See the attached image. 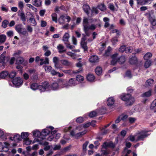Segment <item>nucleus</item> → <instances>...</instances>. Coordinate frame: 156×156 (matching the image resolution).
I'll return each mask as SVG.
<instances>
[{"mask_svg":"<svg viewBox=\"0 0 156 156\" xmlns=\"http://www.w3.org/2000/svg\"><path fill=\"white\" fill-rule=\"evenodd\" d=\"M120 97L122 100L125 101V105L127 106H131L135 101L134 97L129 93L123 94Z\"/></svg>","mask_w":156,"mask_h":156,"instance_id":"nucleus-1","label":"nucleus"},{"mask_svg":"<svg viewBox=\"0 0 156 156\" xmlns=\"http://www.w3.org/2000/svg\"><path fill=\"white\" fill-rule=\"evenodd\" d=\"M89 23L88 19L85 17H84L83 19V27H86V30H95L96 28V26L94 24H92L90 26H88Z\"/></svg>","mask_w":156,"mask_h":156,"instance_id":"nucleus-2","label":"nucleus"},{"mask_svg":"<svg viewBox=\"0 0 156 156\" xmlns=\"http://www.w3.org/2000/svg\"><path fill=\"white\" fill-rule=\"evenodd\" d=\"M151 130H142L138 133L139 135L137 138V141L144 140L145 138L148 136L150 134H148L149 132H152Z\"/></svg>","mask_w":156,"mask_h":156,"instance_id":"nucleus-3","label":"nucleus"},{"mask_svg":"<svg viewBox=\"0 0 156 156\" xmlns=\"http://www.w3.org/2000/svg\"><path fill=\"white\" fill-rule=\"evenodd\" d=\"M39 90L41 92L48 91L50 90V84L47 81L43 82L41 85H39Z\"/></svg>","mask_w":156,"mask_h":156,"instance_id":"nucleus-4","label":"nucleus"},{"mask_svg":"<svg viewBox=\"0 0 156 156\" xmlns=\"http://www.w3.org/2000/svg\"><path fill=\"white\" fill-rule=\"evenodd\" d=\"M23 80L20 77H16L13 79L12 82L16 87H19L23 84Z\"/></svg>","mask_w":156,"mask_h":156,"instance_id":"nucleus-5","label":"nucleus"},{"mask_svg":"<svg viewBox=\"0 0 156 156\" xmlns=\"http://www.w3.org/2000/svg\"><path fill=\"white\" fill-rule=\"evenodd\" d=\"M21 24H18L16 25L15 29L16 31L19 34H21L23 36H26L27 32L25 28L23 29Z\"/></svg>","mask_w":156,"mask_h":156,"instance_id":"nucleus-6","label":"nucleus"},{"mask_svg":"<svg viewBox=\"0 0 156 156\" xmlns=\"http://www.w3.org/2000/svg\"><path fill=\"white\" fill-rule=\"evenodd\" d=\"M115 144L112 141H111L108 143L106 142H104L102 145V147L103 148L106 149L108 147L114 148L115 147Z\"/></svg>","mask_w":156,"mask_h":156,"instance_id":"nucleus-7","label":"nucleus"},{"mask_svg":"<svg viewBox=\"0 0 156 156\" xmlns=\"http://www.w3.org/2000/svg\"><path fill=\"white\" fill-rule=\"evenodd\" d=\"M129 62L131 65H136L138 62L137 58L136 56L134 55L129 58Z\"/></svg>","mask_w":156,"mask_h":156,"instance_id":"nucleus-8","label":"nucleus"},{"mask_svg":"<svg viewBox=\"0 0 156 156\" xmlns=\"http://www.w3.org/2000/svg\"><path fill=\"white\" fill-rule=\"evenodd\" d=\"M5 53L6 52L5 51L0 55V63L2 64V66L4 67L5 65Z\"/></svg>","mask_w":156,"mask_h":156,"instance_id":"nucleus-9","label":"nucleus"},{"mask_svg":"<svg viewBox=\"0 0 156 156\" xmlns=\"http://www.w3.org/2000/svg\"><path fill=\"white\" fill-rule=\"evenodd\" d=\"M82 8L84 12L88 16L90 10V6L87 4H85L83 5Z\"/></svg>","mask_w":156,"mask_h":156,"instance_id":"nucleus-10","label":"nucleus"},{"mask_svg":"<svg viewBox=\"0 0 156 156\" xmlns=\"http://www.w3.org/2000/svg\"><path fill=\"white\" fill-rule=\"evenodd\" d=\"M115 101L114 98L112 97L109 98L107 101V105L110 107L112 106L114 104Z\"/></svg>","mask_w":156,"mask_h":156,"instance_id":"nucleus-11","label":"nucleus"},{"mask_svg":"<svg viewBox=\"0 0 156 156\" xmlns=\"http://www.w3.org/2000/svg\"><path fill=\"white\" fill-rule=\"evenodd\" d=\"M18 16L20 17V20L23 21V24L25 25V22L26 21V16L24 12L22 11L21 12L18 14Z\"/></svg>","mask_w":156,"mask_h":156,"instance_id":"nucleus-12","label":"nucleus"},{"mask_svg":"<svg viewBox=\"0 0 156 156\" xmlns=\"http://www.w3.org/2000/svg\"><path fill=\"white\" fill-rule=\"evenodd\" d=\"M98 57L97 56L93 55L90 57L89 60L90 62L93 63L98 62Z\"/></svg>","mask_w":156,"mask_h":156,"instance_id":"nucleus-13","label":"nucleus"},{"mask_svg":"<svg viewBox=\"0 0 156 156\" xmlns=\"http://www.w3.org/2000/svg\"><path fill=\"white\" fill-rule=\"evenodd\" d=\"M132 152V151L130 150H128L126 147H125L122 151V153L124 155H122L121 156H129V154Z\"/></svg>","mask_w":156,"mask_h":156,"instance_id":"nucleus-14","label":"nucleus"},{"mask_svg":"<svg viewBox=\"0 0 156 156\" xmlns=\"http://www.w3.org/2000/svg\"><path fill=\"white\" fill-rule=\"evenodd\" d=\"M76 80L74 78H71L69 79L67 83V85L69 86H74L76 83Z\"/></svg>","mask_w":156,"mask_h":156,"instance_id":"nucleus-15","label":"nucleus"},{"mask_svg":"<svg viewBox=\"0 0 156 156\" xmlns=\"http://www.w3.org/2000/svg\"><path fill=\"white\" fill-rule=\"evenodd\" d=\"M154 80L152 79H148L145 82V85L147 87L152 86L154 82Z\"/></svg>","mask_w":156,"mask_h":156,"instance_id":"nucleus-16","label":"nucleus"},{"mask_svg":"<svg viewBox=\"0 0 156 156\" xmlns=\"http://www.w3.org/2000/svg\"><path fill=\"white\" fill-rule=\"evenodd\" d=\"M148 20L151 25L153 26L156 25V19L154 16L150 17V18Z\"/></svg>","mask_w":156,"mask_h":156,"instance_id":"nucleus-17","label":"nucleus"},{"mask_svg":"<svg viewBox=\"0 0 156 156\" xmlns=\"http://www.w3.org/2000/svg\"><path fill=\"white\" fill-rule=\"evenodd\" d=\"M33 4L37 7H40L42 5L41 0H33Z\"/></svg>","mask_w":156,"mask_h":156,"instance_id":"nucleus-18","label":"nucleus"},{"mask_svg":"<svg viewBox=\"0 0 156 156\" xmlns=\"http://www.w3.org/2000/svg\"><path fill=\"white\" fill-rule=\"evenodd\" d=\"M48 127H47L46 129H43L41 132L42 135L46 136L49 134L50 133V131Z\"/></svg>","mask_w":156,"mask_h":156,"instance_id":"nucleus-19","label":"nucleus"},{"mask_svg":"<svg viewBox=\"0 0 156 156\" xmlns=\"http://www.w3.org/2000/svg\"><path fill=\"white\" fill-rule=\"evenodd\" d=\"M118 62L120 64H123L126 61L125 56L124 55H122L118 58Z\"/></svg>","mask_w":156,"mask_h":156,"instance_id":"nucleus-20","label":"nucleus"},{"mask_svg":"<svg viewBox=\"0 0 156 156\" xmlns=\"http://www.w3.org/2000/svg\"><path fill=\"white\" fill-rule=\"evenodd\" d=\"M58 88V84L56 82L53 83L50 85V89L55 90Z\"/></svg>","mask_w":156,"mask_h":156,"instance_id":"nucleus-21","label":"nucleus"},{"mask_svg":"<svg viewBox=\"0 0 156 156\" xmlns=\"http://www.w3.org/2000/svg\"><path fill=\"white\" fill-rule=\"evenodd\" d=\"M95 79V77L94 75L91 74H89L87 75V80L90 82H93Z\"/></svg>","mask_w":156,"mask_h":156,"instance_id":"nucleus-22","label":"nucleus"},{"mask_svg":"<svg viewBox=\"0 0 156 156\" xmlns=\"http://www.w3.org/2000/svg\"><path fill=\"white\" fill-rule=\"evenodd\" d=\"M24 62V58L21 57H19L16 58V64L17 65H20L23 64Z\"/></svg>","mask_w":156,"mask_h":156,"instance_id":"nucleus-23","label":"nucleus"},{"mask_svg":"<svg viewBox=\"0 0 156 156\" xmlns=\"http://www.w3.org/2000/svg\"><path fill=\"white\" fill-rule=\"evenodd\" d=\"M60 62L63 65L66 66H69L72 65L71 62L68 61L67 60H61Z\"/></svg>","mask_w":156,"mask_h":156,"instance_id":"nucleus-24","label":"nucleus"},{"mask_svg":"<svg viewBox=\"0 0 156 156\" xmlns=\"http://www.w3.org/2000/svg\"><path fill=\"white\" fill-rule=\"evenodd\" d=\"M111 51V48L110 46H108L107 49L105 50V53L103 54V56L106 57H109L110 55V52Z\"/></svg>","mask_w":156,"mask_h":156,"instance_id":"nucleus-25","label":"nucleus"},{"mask_svg":"<svg viewBox=\"0 0 156 156\" xmlns=\"http://www.w3.org/2000/svg\"><path fill=\"white\" fill-rule=\"evenodd\" d=\"M9 74V73L7 71H3L0 73V78L5 79Z\"/></svg>","mask_w":156,"mask_h":156,"instance_id":"nucleus-26","label":"nucleus"},{"mask_svg":"<svg viewBox=\"0 0 156 156\" xmlns=\"http://www.w3.org/2000/svg\"><path fill=\"white\" fill-rule=\"evenodd\" d=\"M95 72L97 75L100 76L102 73V70L101 67H98L95 69Z\"/></svg>","mask_w":156,"mask_h":156,"instance_id":"nucleus-27","label":"nucleus"},{"mask_svg":"<svg viewBox=\"0 0 156 156\" xmlns=\"http://www.w3.org/2000/svg\"><path fill=\"white\" fill-rule=\"evenodd\" d=\"M14 141L16 142H18L22 140L21 136L17 134L14 135Z\"/></svg>","mask_w":156,"mask_h":156,"instance_id":"nucleus-28","label":"nucleus"},{"mask_svg":"<svg viewBox=\"0 0 156 156\" xmlns=\"http://www.w3.org/2000/svg\"><path fill=\"white\" fill-rule=\"evenodd\" d=\"M39 85H38L37 83H33L31 84L30 85V87L31 89L35 90L37 89L39 90Z\"/></svg>","mask_w":156,"mask_h":156,"instance_id":"nucleus-29","label":"nucleus"},{"mask_svg":"<svg viewBox=\"0 0 156 156\" xmlns=\"http://www.w3.org/2000/svg\"><path fill=\"white\" fill-rule=\"evenodd\" d=\"M152 56V54L149 52L146 53L144 56V58L145 60H149V59Z\"/></svg>","mask_w":156,"mask_h":156,"instance_id":"nucleus-30","label":"nucleus"},{"mask_svg":"<svg viewBox=\"0 0 156 156\" xmlns=\"http://www.w3.org/2000/svg\"><path fill=\"white\" fill-rule=\"evenodd\" d=\"M87 43L86 42H81V45L82 48L83 49L84 51H87L88 47L87 46Z\"/></svg>","mask_w":156,"mask_h":156,"instance_id":"nucleus-31","label":"nucleus"},{"mask_svg":"<svg viewBox=\"0 0 156 156\" xmlns=\"http://www.w3.org/2000/svg\"><path fill=\"white\" fill-rule=\"evenodd\" d=\"M69 38V33H66L63 36L62 41H64L68 42Z\"/></svg>","mask_w":156,"mask_h":156,"instance_id":"nucleus-32","label":"nucleus"},{"mask_svg":"<svg viewBox=\"0 0 156 156\" xmlns=\"http://www.w3.org/2000/svg\"><path fill=\"white\" fill-rule=\"evenodd\" d=\"M154 13V11L153 10H151L150 11H148V12H146L144 14L145 16L147 17L148 19L150 18V17H151V15H153Z\"/></svg>","mask_w":156,"mask_h":156,"instance_id":"nucleus-33","label":"nucleus"},{"mask_svg":"<svg viewBox=\"0 0 156 156\" xmlns=\"http://www.w3.org/2000/svg\"><path fill=\"white\" fill-rule=\"evenodd\" d=\"M64 48V46L61 44H59L58 47V52L61 53L65 52L66 51L65 50H63Z\"/></svg>","mask_w":156,"mask_h":156,"instance_id":"nucleus-34","label":"nucleus"},{"mask_svg":"<svg viewBox=\"0 0 156 156\" xmlns=\"http://www.w3.org/2000/svg\"><path fill=\"white\" fill-rule=\"evenodd\" d=\"M151 95V90H149L148 91L146 92L145 93H143L142 94V96L143 97H149Z\"/></svg>","mask_w":156,"mask_h":156,"instance_id":"nucleus-35","label":"nucleus"},{"mask_svg":"<svg viewBox=\"0 0 156 156\" xmlns=\"http://www.w3.org/2000/svg\"><path fill=\"white\" fill-rule=\"evenodd\" d=\"M29 136V134L28 132H23L21 133V139H23L24 140L28 138L27 137Z\"/></svg>","mask_w":156,"mask_h":156,"instance_id":"nucleus-36","label":"nucleus"},{"mask_svg":"<svg viewBox=\"0 0 156 156\" xmlns=\"http://www.w3.org/2000/svg\"><path fill=\"white\" fill-rule=\"evenodd\" d=\"M65 20V16L63 15L61 16L58 19V21L60 24L64 23Z\"/></svg>","mask_w":156,"mask_h":156,"instance_id":"nucleus-37","label":"nucleus"},{"mask_svg":"<svg viewBox=\"0 0 156 156\" xmlns=\"http://www.w3.org/2000/svg\"><path fill=\"white\" fill-rule=\"evenodd\" d=\"M86 133V132L84 131L78 133L76 134V138L78 139L79 137H82Z\"/></svg>","mask_w":156,"mask_h":156,"instance_id":"nucleus-38","label":"nucleus"},{"mask_svg":"<svg viewBox=\"0 0 156 156\" xmlns=\"http://www.w3.org/2000/svg\"><path fill=\"white\" fill-rule=\"evenodd\" d=\"M98 8L101 11H104L106 9V7L104 4L98 5Z\"/></svg>","mask_w":156,"mask_h":156,"instance_id":"nucleus-39","label":"nucleus"},{"mask_svg":"<svg viewBox=\"0 0 156 156\" xmlns=\"http://www.w3.org/2000/svg\"><path fill=\"white\" fill-rule=\"evenodd\" d=\"M6 40V36L5 34L0 35V42L3 43Z\"/></svg>","mask_w":156,"mask_h":156,"instance_id":"nucleus-40","label":"nucleus"},{"mask_svg":"<svg viewBox=\"0 0 156 156\" xmlns=\"http://www.w3.org/2000/svg\"><path fill=\"white\" fill-rule=\"evenodd\" d=\"M151 64V61L150 60H146L144 64V67L146 68H149Z\"/></svg>","mask_w":156,"mask_h":156,"instance_id":"nucleus-41","label":"nucleus"},{"mask_svg":"<svg viewBox=\"0 0 156 156\" xmlns=\"http://www.w3.org/2000/svg\"><path fill=\"white\" fill-rule=\"evenodd\" d=\"M33 135L34 136H40L41 135H42L41 132H40L39 130L34 131L33 132Z\"/></svg>","mask_w":156,"mask_h":156,"instance_id":"nucleus-42","label":"nucleus"},{"mask_svg":"<svg viewBox=\"0 0 156 156\" xmlns=\"http://www.w3.org/2000/svg\"><path fill=\"white\" fill-rule=\"evenodd\" d=\"M84 119L83 117H78L76 119V121L78 123H81L84 121Z\"/></svg>","mask_w":156,"mask_h":156,"instance_id":"nucleus-43","label":"nucleus"},{"mask_svg":"<svg viewBox=\"0 0 156 156\" xmlns=\"http://www.w3.org/2000/svg\"><path fill=\"white\" fill-rule=\"evenodd\" d=\"M76 80H77L80 82H81L84 80V77L80 75H77L76 77Z\"/></svg>","mask_w":156,"mask_h":156,"instance_id":"nucleus-44","label":"nucleus"},{"mask_svg":"<svg viewBox=\"0 0 156 156\" xmlns=\"http://www.w3.org/2000/svg\"><path fill=\"white\" fill-rule=\"evenodd\" d=\"M51 16L52 18V20L56 23L57 22V14L55 13H53L51 15Z\"/></svg>","mask_w":156,"mask_h":156,"instance_id":"nucleus-45","label":"nucleus"},{"mask_svg":"<svg viewBox=\"0 0 156 156\" xmlns=\"http://www.w3.org/2000/svg\"><path fill=\"white\" fill-rule=\"evenodd\" d=\"M9 23V22L8 20H4L2 22V26L3 28H5L7 27V26Z\"/></svg>","mask_w":156,"mask_h":156,"instance_id":"nucleus-46","label":"nucleus"},{"mask_svg":"<svg viewBox=\"0 0 156 156\" xmlns=\"http://www.w3.org/2000/svg\"><path fill=\"white\" fill-rule=\"evenodd\" d=\"M133 50V48L132 47L129 46L126 47L125 53H131Z\"/></svg>","mask_w":156,"mask_h":156,"instance_id":"nucleus-47","label":"nucleus"},{"mask_svg":"<svg viewBox=\"0 0 156 156\" xmlns=\"http://www.w3.org/2000/svg\"><path fill=\"white\" fill-rule=\"evenodd\" d=\"M97 115V113L95 111H93L89 113V116L91 118L96 116Z\"/></svg>","mask_w":156,"mask_h":156,"instance_id":"nucleus-48","label":"nucleus"},{"mask_svg":"<svg viewBox=\"0 0 156 156\" xmlns=\"http://www.w3.org/2000/svg\"><path fill=\"white\" fill-rule=\"evenodd\" d=\"M16 73L14 71H12L10 73H9L8 76L9 78L12 79L16 75Z\"/></svg>","mask_w":156,"mask_h":156,"instance_id":"nucleus-49","label":"nucleus"},{"mask_svg":"<svg viewBox=\"0 0 156 156\" xmlns=\"http://www.w3.org/2000/svg\"><path fill=\"white\" fill-rule=\"evenodd\" d=\"M62 71L65 73L68 74L69 75H71L73 74V70L71 69L63 70H62Z\"/></svg>","mask_w":156,"mask_h":156,"instance_id":"nucleus-50","label":"nucleus"},{"mask_svg":"<svg viewBox=\"0 0 156 156\" xmlns=\"http://www.w3.org/2000/svg\"><path fill=\"white\" fill-rule=\"evenodd\" d=\"M88 141H87L86 142L83 144V150L84 152H86L87 151V147L88 144Z\"/></svg>","mask_w":156,"mask_h":156,"instance_id":"nucleus-51","label":"nucleus"},{"mask_svg":"<svg viewBox=\"0 0 156 156\" xmlns=\"http://www.w3.org/2000/svg\"><path fill=\"white\" fill-rule=\"evenodd\" d=\"M126 47V46L125 45L120 46L119 49V51L122 53L124 51H125Z\"/></svg>","mask_w":156,"mask_h":156,"instance_id":"nucleus-52","label":"nucleus"},{"mask_svg":"<svg viewBox=\"0 0 156 156\" xmlns=\"http://www.w3.org/2000/svg\"><path fill=\"white\" fill-rule=\"evenodd\" d=\"M156 107V99L154 100L151 103L150 106V109L151 110L153 109Z\"/></svg>","mask_w":156,"mask_h":156,"instance_id":"nucleus-53","label":"nucleus"},{"mask_svg":"<svg viewBox=\"0 0 156 156\" xmlns=\"http://www.w3.org/2000/svg\"><path fill=\"white\" fill-rule=\"evenodd\" d=\"M32 141L31 140H29L28 138H27L24 140V144L27 145H29L31 144Z\"/></svg>","mask_w":156,"mask_h":156,"instance_id":"nucleus-54","label":"nucleus"},{"mask_svg":"<svg viewBox=\"0 0 156 156\" xmlns=\"http://www.w3.org/2000/svg\"><path fill=\"white\" fill-rule=\"evenodd\" d=\"M49 129H50V133L51 134L53 135L55 134L57 132V131L55 130H54L52 131V130L54 129V128L51 126H49L48 127Z\"/></svg>","mask_w":156,"mask_h":156,"instance_id":"nucleus-55","label":"nucleus"},{"mask_svg":"<svg viewBox=\"0 0 156 156\" xmlns=\"http://www.w3.org/2000/svg\"><path fill=\"white\" fill-rule=\"evenodd\" d=\"M27 6L30 8L32 9L33 10H34L35 12L37 11V9L36 8L34 7L33 6L30 4H27Z\"/></svg>","mask_w":156,"mask_h":156,"instance_id":"nucleus-56","label":"nucleus"},{"mask_svg":"<svg viewBox=\"0 0 156 156\" xmlns=\"http://www.w3.org/2000/svg\"><path fill=\"white\" fill-rule=\"evenodd\" d=\"M52 69V68L51 66H46L45 68V71L48 72H50Z\"/></svg>","mask_w":156,"mask_h":156,"instance_id":"nucleus-57","label":"nucleus"},{"mask_svg":"<svg viewBox=\"0 0 156 156\" xmlns=\"http://www.w3.org/2000/svg\"><path fill=\"white\" fill-rule=\"evenodd\" d=\"M118 60L117 59H112V60L111 61V64L114 66L117 63V62H118Z\"/></svg>","mask_w":156,"mask_h":156,"instance_id":"nucleus-58","label":"nucleus"},{"mask_svg":"<svg viewBox=\"0 0 156 156\" xmlns=\"http://www.w3.org/2000/svg\"><path fill=\"white\" fill-rule=\"evenodd\" d=\"M136 120V119L134 118L129 117V122L131 124L134 123Z\"/></svg>","mask_w":156,"mask_h":156,"instance_id":"nucleus-59","label":"nucleus"},{"mask_svg":"<svg viewBox=\"0 0 156 156\" xmlns=\"http://www.w3.org/2000/svg\"><path fill=\"white\" fill-rule=\"evenodd\" d=\"M53 62L54 63V64H56L57 63H58V58L57 57H53Z\"/></svg>","mask_w":156,"mask_h":156,"instance_id":"nucleus-60","label":"nucleus"},{"mask_svg":"<svg viewBox=\"0 0 156 156\" xmlns=\"http://www.w3.org/2000/svg\"><path fill=\"white\" fill-rule=\"evenodd\" d=\"M83 70V68H80L78 70L73 71V74H76L80 73L82 72Z\"/></svg>","mask_w":156,"mask_h":156,"instance_id":"nucleus-61","label":"nucleus"},{"mask_svg":"<svg viewBox=\"0 0 156 156\" xmlns=\"http://www.w3.org/2000/svg\"><path fill=\"white\" fill-rule=\"evenodd\" d=\"M118 55V54L117 53H115V54L112 55L111 56V58L112 59H117V58Z\"/></svg>","mask_w":156,"mask_h":156,"instance_id":"nucleus-62","label":"nucleus"},{"mask_svg":"<svg viewBox=\"0 0 156 156\" xmlns=\"http://www.w3.org/2000/svg\"><path fill=\"white\" fill-rule=\"evenodd\" d=\"M18 6L20 9H22V10L24 6L23 2L22 1L19 2L18 3Z\"/></svg>","mask_w":156,"mask_h":156,"instance_id":"nucleus-63","label":"nucleus"},{"mask_svg":"<svg viewBox=\"0 0 156 156\" xmlns=\"http://www.w3.org/2000/svg\"><path fill=\"white\" fill-rule=\"evenodd\" d=\"M61 148V146L60 145H56L53 148L54 151H56L59 150Z\"/></svg>","mask_w":156,"mask_h":156,"instance_id":"nucleus-64","label":"nucleus"}]
</instances>
